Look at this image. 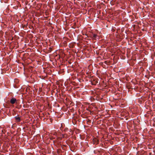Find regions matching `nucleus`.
I'll use <instances>...</instances> for the list:
<instances>
[{
    "instance_id": "nucleus-1",
    "label": "nucleus",
    "mask_w": 155,
    "mask_h": 155,
    "mask_svg": "<svg viewBox=\"0 0 155 155\" xmlns=\"http://www.w3.org/2000/svg\"><path fill=\"white\" fill-rule=\"evenodd\" d=\"M90 37H91V38L94 39H98V36L96 34H92L90 35Z\"/></svg>"
},
{
    "instance_id": "nucleus-2",
    "label": "nucleus",
    "mask_w": 155,
    "mask_h": 155,
    "mask_svg": "<svg viewBox=\"0 0 155 155\" xmlns=\"http://www.w3.org/2000/svg\"><path fill=\"white\" fill-rule=\"evenodd\" d=\"M16 101V99L15 98H12L11 99L10 101L11 104H14L15 103Z\"/></svg>"
},
{
    "instance_id": "nucleus-4",
    "label": "nucleus",
    "mask_w": 155,
    "mask_h": 155,
    "mask_svg": "<svg viewBox=\"0 0 155 155\" xmlns=\"http://www.w3.org/2000/svg\"><path fill=\"white\" fill-rule=\"evenodd\" d=\"M17 80H18L17 79H15V81H14L16 83L17 82Z\"/></svg>"
},
{
    "instance_id": "nucleus-6",
    "label": "nucleus",
    "mask_w": 155,
    "mask_h": 155,
    "mask_svg": "<svg viewBox=\"0 0 155 155\" xmlns=\"http://www.w3.org/2000/svg\"><path fill=\"white\" fill-rule=\"evenodd\" d=\"M21 100H22V101H22V102L23 103V99H21Z\"/></svg>"
},
{
    "instance_id": "nucleus-3",
    "label": "nucleus",
    "mask_w": 155,
    "mask_h": 155,
    "mask_svg": "<svg viewBox=\"0 0 155 155\" xmlns=\"http://www.w3.org/2000/svg\"><path fill=\"white\" fill-rule=\"evenodd\" d=\"M15 118L17 122H18L19 121V117H15Z\"/></svg>"
},
{
    "instance_id": "nucleus-5",
    "label": "nucleus",
    "mask_w": 155,
    "mask_h": 155,
    "mask_svg": "<svg viewBox=\"0 0 155 155\" xmlns=\"http://www.w3.org/2000/svg\"><path fill=\"white\" fill-rule=\"evenodd\" d=\"M15 87H16V88H18V87H17V85H15Z\"/></svg>"
}]
</instances>
